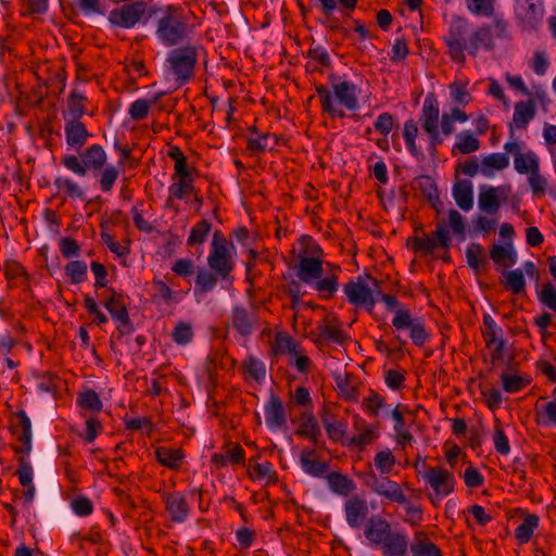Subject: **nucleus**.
Here are the masks:
<instances>
[{
	"label": "nucleus",
	"mask_w": 556,
	"mask_h": 556,
	"mask_svg": "<svg viewBox=\"0 0 556 556\" xmlns=\"http://www.w3.org/2000/svg\"><path fill=\"white\" fill-rule=\"evenodd\" d=\"M543 138L548 148L553 167L556 173V125L546 123L543 127Z\"/></svg>",
	"instance_id": "64"
},
{
	"label": "nucleus",
	"mask_w": 556,
	"mask_h": 556,
	"mask_svg": "<svg viewBox=\"0 0 556 556\" xmlns=\"http://www.w3.org/2000/svg\"><path fill=\"white\" fill-rule=\"evenodd\" d=\"M154 294L153 299L156 303H164L166 305L176 304L180 301L179 293L174 291L166 281L154 279L153 282Z\"/></svg>",
	"instance_id": "36"
},
{
	"label": "nucleus",
	"mask_w": 556,
	"mask_h": 556,
	"mask_svg": "<svg viewBox=\"0 0 556 556\" xmlns=\"http://www.w3.org/2000/svg\"><path fill=\"white\" fill-rule=\"evenodd\" d=\"M341 267L325 258L323 250L315 244V294L323 299L333 298L340 288Z\"/></svg>",
	"instance_id": "7"
},
{
	"label": "nucleus",
	"mask_w": 556,
	"mask_h": 556,
	"mask_svg": "<svg viewBox=\"0 0 556 556\" xmlns=\"http://www.w3.org/2000/svg\"><path fill=\"white\" fill-rule=\"evenodd\" d=\"M390 534V525L381 518L370 519L365 530L366 538L376 544H383Z\"/></svg>",
	"instance_id": "30"
},
{
	"label": "nucleus",
	"mask_w": 556,
	"mask_h": 556,
	"mask_svg": "<svg viewBox=\"0 0 556 556\" xmlns=\"http://www.w3.org/2000/svg\"><path fill=\"white\" fill-rule=\"evenodd\" d=\"M448 230H451L452 233L460 240H465V219L456 210H450L447 219H442L437 225L435 235L438 237L439 243L443 248H448L451 244Z\"/></svg>",
	"instance_id": "18"
},
{
	"label": "nucleus",
	"mask_w": 556,
	"mask_h": 556,
	"mask_svg": "<svg viewBox=\"0 0 556 556\" xmlns=\"http://www.w3.org/2000/svg\"><path fill=\"white\" fill-rule=\"evenodd\" d=\"M53 185L60 192H63L71 199H84L85 192L83 188L72 178L62 176L55 177Z\"/></svg>",
	"instance_id": "45"
},
{
	"label": "nucleus",
	"mask_w": 556,
	"mask_h": 556,
	"mask_svg": "<svg viewBox=\"0 0 556 556\" xmlns=\"http://www.w3.org/2000/svg\"><path fill=\"white\" fill-rule=\"evenodd\" d=\"M418 136V127L415 121L408 119L404 124L403 129V138L406 144V148L409 150V152L416 156L420 157L422 156V150L417 147L416 144V138Z\"/></svg>",
	"instance_id": "49"
},
{
	"label": "nucleus",
	"mask_w": 556,
	"mask_h": 556,
	"mask_svg": "<svg viewBox=\"0 0 556 556\" xmlns=\"http://www.w3.org/2000/svg\"><path fill=\"white\" fill-rule=\"evenodd\" d=\"M514 166L519 174H530L533 169H539L538 155L533 151L518 152L514 157Z\"/></svg>",
	"instance_id": "44"
},
{
	"label": "nucleus",
	"mask_w": 556,
	"mask_h": 556,
	"mask_svg": "<svg viewBox=\"0 0 556 556\" xmlns=\"http://www.w3.org/2000/svg\"><path fill=\"white\" fill-rule=\"evenodd\" d=\"M87 100L83 91L73 89L67 97L66 110L62 113L64 121H80L87 112Z\"/></svg>",
	"instance_id": "25"
},
{
	"label": "nucleus",
	"mask_w": 556,
	"mask_h": 556,
	"mask_svg": "<svg viewBox=\"0 0 556 556\" xmlns=\"http://www.w3.org/2000/svg\"><path fill=\"white\" fill-rule=\"evenodd\" d=\"M480 148L479 140L468 130L456 135L454 151L457 150L462 154L472 153Z\"/></svg>",
	"instance_id": "48"
},
{
	"label": "nucleus",
	"mask_w": 556,
	"mask_h": 556,
	"mask_svg": "<svg viewBox=\"0 0 556 556\" xmlns=\"http://www.w3.org/2000/svg\"><path fill=\"white\" fill-rule=\"evenodd\" d=\"M290 280L286 291L291 298V308L296 317L301 312L313 307V301H303V296L313 289V238L302 235L298 238L290 252L288 262Z\"/></svg>",
	"instance_id": "1"
},
{
	"label": "nucleus",
	"mask_w": 556,
	"mask_h": 556,
	"mask_svg": "<svg viewBox=\"0 0 556 556\" xmlns=\"http://www.w3.org/2000/svg\"><path fill=\"white\" fill-rule=\"evenodd\" d=\"M392 326L396 330H408L413 343L417 346L424 345L429 339L422 320L413 316L408 308H401L395 312V316L392 318Z\"/></svg>",
	"instance_id": "14"
},
{
	"label": "nucleus",
	"mask_w": 556,
	"mask_h": 556,
	"mask_svg": "<svg viewBox=\"0 0 556 556\" xmlns=\"http://www.w3.org/2000/svg\"><path fill=\"white\" fill-rule=\"evenodd\" d=\"M170 338L175 344L186 346L193 341L194 330L190 323L180 320L174 326Z\"/></svg>",
	"instance_id": "42"
},
{
	"label": "nucleus",
	"mask_w": 556,
	"mask_h": 556,
	"mask_svg": "<svg viewBox=\"0 0 556 556\" xmlns=\"http://www.w3.org/2000/svg\"><path fill=\"white\" fill-rule=\"evenodd\" d=\"M508 189L505 187H483L478 198L479 208L488 214H494L501 206V201L505 200Z\"/></svg>",
	"instance_id": "20"
},
{
	"label": "nucleus",
	"mask_w": 556,
	"mask_h": 556,
	"mask_svg": "<svg viewBox=\"0 0 556 556\" xmlns=\"http://www.w3.org/2000/svg\"><path fill=\"white\" fill-rule=\"evenodd\" d=\"M18 455H20L17 457L18 469L16 471L18 481L23 486L34 485L33 484L34 470H33L30 460L28 458L29 455H26V454H18Z\"/></svg>",
	"instance_id": "61"
},
{
	"label": "nucleus",
	"mask_w": 556,
	"mask_h": 556,
	"mask_svg": "<svg viewBox=\"0 0 556 556\" xmlns=\"http://www.w3.org/2000/svg\"><path fill=\"white\" fill-rule=\"evenodd\" d=\"M516 17L525 29H536L544 17L542 0H515Z\"/></svg>",
	"instance_id": "15"
},
{
	"label": "nucleus",
	"mask_w": 556,
	"mask_h": 556,
	"mask_svg": "<svg viewBox=\"0 0 556 556\" xmlns=\"http://www.w3.org/2000/svg\"><path fill=\"white\" fill-rule=\"evenodd\" d=\"M165 59V67L178 85L182 86L194 76L200 45L187 43L172 47Z\"/></svg>",
	"instance_id": "5"
},
{
	"label": "nucleus",
	"mask_w": 556,
	"mask_h": 556,
	"mask_svg": "<svg viewBox=\"0 0 556 556\" xmlns=\"http://www.w3.org/2000/svg\"><path fill=\"white\" fill-rule=\"evenodd\" d=\"M242 368L247 378L253 379L256 382H262L266 377V366L263 361L254 355H249L242 362Z\"/></svg>",
	"instance_id": "38"
},
{
	"label": "nucleus",
	"mask_w": 556,
	"mask_h": 556,
	"mask_svg": "<svg viewBox=\"0 0 556 556\" xmlns=\"http://www.w3.org/2000/svg\"><path fill=\"white\" fill-rule=\"evenodd\" d=\"M535 116V104L533 100L520 101L515 105L514 123L518 128H525Z\"/></svg>",
	"instance_id": "35"
},
{
	"label": "nucleus",
	"mask_w": 556,
	"mask_h": 556,
	"mask_svg": "<svg viewBox=\"0 0 556 556\" xmlns=\"http://www.w3.org/2000/svg\"><path fill=\"white\" fill-rule=\"evenodd\" d=\"M466 260L470 268L478 271L485 264L484 251L481 244L470 243L466 249Z\"/></svg>",
	"instance_id": "60"
},
{
	"label": "nucleus",
	"mask_w": 556,
	"mask_h": 556,
	"mask_svg": "<svg viewBox=\"0 0 556 556\" xmlns=\"http://www.w3.org/2000/svg\"><path fill=\"white\" fill-rule=\"evenodd\" d=\"M467 9L475 15L490 17L494 13L495 0H465Z\"/></svg>",
	"instance_id": "62"
},
{
	"label": "nucleus",
	"mask_w": 556,
	"mask_h": 556,
	"mask_svg": "<svg viewBox=\"0 0 556 556\" xmlns=\"http://www.w3.org/2000/svg\"><path fill=\"white\" fill-rule=\"evenodd\" d=\"M370 488L376 494L391 502L406 503V495L401 485L387 477L375 478Z\"/></svg>",
	"instance_id": "22"
},
{
	"label": "nucleus",
	"mask_w": 556,
	"mask_h": 556,
	"mask_svg": "<svg viewBox=\"0 0 556 556\" xmlns=\"http://www.w3.org/2000/svg\"><path fill=\"white\" fill-rule=\"evenodd\" d=\"M363 406L374 416L388 417L390 413V409L387 406L383 397L377 393H371L369 396L365 397L363 401Z\"/></svg>",
	"instance_id": "57"
},
{
	"label": "nucleus",
	"mask_w": 556,
	"mask_h": 556,
	"mask_svg": "<svg viewBox=\"0 0 556 556\" xmlns=\"http://www.w3.org/2000/svg\"><path fill=\"white\" fill-rule=\"evenodd\" d=\"M324 111L332 117H343V109L355 112L359 109V90L356 85L349 81H339L332 85L331 90L326 87L317 88Z\"/></svg>",
	"instance_id": "4"
},
{
	"label": "nucleus",
	"mask_w": 556,
	"mask_h": 556,
	"mask_svg": "<svg viewBox=\"0 0 556 556\" xmlns=\"http://www.w3.org/2000/svg\"><path fill=\"white\" fill-rule=\"evenodd\" d=\"M378 437L379 431L376 427L358 421L355 425V433L351 438V443L362 447L371 444Z\"/></svg>",
	"instance_id": "34"
},
{
	"label": "nucleus",
	"mask_w": 556,
	"mask_h": 556,
	"mask_svg": "<svg viewBox=\"0 0 556 556\" xmlns=\"http://www.w3.org/2000/svg\"><path fill=\"white\" fill-rule=\"evenodd\" d=\"M346 522L352 528H359L368 514V507L365 500L353 496L344 505Z\"/></svg>",
	"instance_id": "24"
},
{
	"label": "nucleus",
	"mask_w": 556,
	"mask_h": 556,
	"mask_svg": "<svg viewBox=\"0 0 556 556\" xmlns=\"http://www.w3.org/2000/svg\"><path fill=\"white\" fill-rule=\"evenodd\" d=\"M277 144V137L268 132L256 137H249L247 139V150L252 153H261L265 150H273Z\"/></svg>",
	"instance_id": "40"
},
{
	"label": "nucleus",
	"mask_w": 556,
	"mask_h": 556,
	"mask_svg": "<svg viewBox=\"0 0 556 556\" xmlns=\"http://www.w3.org/2000/svg\"><path fill=\"white\" fill-rule=\"evenodd\" d=\"M494 263L502 267H509L517 263L518 255L510 241L494 243L490 252Z\"/></svg>",
	"instance_id": "27"
},
{
	"label": "nucleus",
	"mask_w": 556,
	"mask_h": 556,
	"mask_svg": "<svg viewBox=\"0 0 556 556\" xmlns=\"http://www.w3.org/2000/svg\"><path fill=\"white\" fill-rule=\"evenodd\" d=\"M446 42L451 58L456 62L463 63L465 61V50L473 56L480 51L491 50L493 47V35L490 27H480L472 31L466 41L459 34L451 33Z\"/></svg>",
	"instance_id": "6"
},
{
	"label": "nucleus",
	"mask_w": 556,
	"mask_h": 556,
	"mask_svg": "<svg viewBox=\"0 0 556 556\" xmlns=\"http://www.w3.org/2000/svg\"><path fill=\"white\" fill-rule=\"evenodd\" d=\"M292 425L296 427L295 434L302 439L313 440V413L303 412L299 415H293L291 418Z\"/></svg>",
	"instance_id": "39"
},
{
	"label": "nucleus",
	"mask_w": 556,
	"mask_h": 556,
	"mask_svg": "<svg viewBox=\"0 0 556 556\" xmlns=\"http://www.w3.org/2000/svg\"><path fill=\"white\" fill-rule=\"evenodd\" d=\"M9 430L20 443L12 446L14 453L29 455L33 450L31 421L24 409L13 414Z\"/></svg>",
	"instance_id": "12"
},
{
	"label": "nucleus",
	"mask_w": 556,
	"mask_h": 556,
	"mask_svg": "<svg viewBox=\"0 0 556 556\" xmlns=\"http://www.w3.org/2000/svg\"><path fill=\"white\" fill-rule=\"evenodd\" d=\"M232 327L242 336L249 337L253 331V321L248 309L241 305H236L231 312Z\"/></svg>",
	"instance_id": "33"
},
{
	"label": "nucleus",
	"mask_w": 556,
	"mask_h": 556,
	"mask_svg": "<svg viewBox=\"0 0 556 556\" xmlns=\"http://www.w3.org/2000/svg\"><path fill=\"white\" fill-rule=\"evenodd\" d=\"M98 184L102 192L109 193L112 191L115 182L119 176V169L113 164H106L103 169L98 173Z\"/></svg>",
	"instance_id": "47"
},
{
	"label": "nucleus",
	"mask_w": 556,
	"mask_h": 556,
	"mask_svg": "<svg viewBox=\"0 0 556 556\" xmlns=\"http://www.w3.org/2000/svg\"><path fill=\"white\" fill-rule=\"evenodd\" d=\"M161 93L154 97L153 100L149 101L147 99L140 98L134 101L128 108V114L132 121H142L148 114L151 105L156 102L160 98Z\"/></svg>",
	"instance_id": "58"
},
{
	"label": "nucleus",
	"mask_w": 556,
	"mask_h": 556,
	"mask_svg": "<svg viewBox=\"0 0 556 556\" xmlns=\"http://www.w3.org/2000/svg\"><path fill=\"white\" fill-rule=\"evenodd\" d=\"M207 265L220 280H228L232 283L233 278L231 277V273L235 268V261L231 255V250L220 248L210 249Z\"/></svg>",
	"instance_id": "19"
},
{
	"label": "nucleus",
	"mask_w": 556,
	"mask_h": 556,
	"mask_svg": "<svg viewBox=\"0 0 556 556\" xmlns=\"http://www.w3.org/2000/svg\"><path fill=\"white\" fill-rule=\"evenodd\" d=\"M536 422L542 427L556 428V402H547L536 407Z\"/></svg>",
	"instance_id": "55"
},
{
	"label": "nucleus",
	"mask_w": 556,
	"mask_h": 556,
	"mask_svg": "<svg viewBox=\"0 0 556 556\" xmlns=\"http://www.w3.org/2000/svg\"><path fill=\"white\" fill-rule=\"evenodd\" d=\"M395 464L396 458L390 448L378 451L374 457V466L382 475L390 473Z\"/></svg>",
	"instance_id": "56"
},
{
	"label": "nucleus",
	"mask_w": 556,
	"mask_h": 556,
	"mask_svg": "<svg viewBox=\"0 0 556 556\" xmlns=\"http://www.w3.org/2000/svg\"><path fill=\"white\" fill-rule=\"evenodd\" d=\"M154 14L155 10H150L146 1L137 0L111 10L108 21L113 27L131 29L139 24L147 25Z\"/></svg>",
	"instance_id": "9"
},
{
	"label": "nucleus",
	"mask_w": 556,
	"mask_h": 556,
	"mask_svg": "<svg viewBox=\"0 0 556 556\" xmlns=\"http://www.w3.org/2000/svg\"><path fill=\"white\" fill-rule=\"evenodd\" d=\"M64 270L73 285L81 283L87 279L88 266L85 261H71L65 265Z\"/></svg>",
	"instance_id": "52"
},
{
	"label": "nucleus",
	"mask_w": 556,
	"mask_h": 556,
	"mask_svg": "<svg viewBox=\"0 0 556 556\" xmlns=\"http://www.w3.org/2000/svg\"><path fill=\"white\" fill-rule=\"evenodd\" d=\"M160 493L170 520L175 523H184L191 511L186 494L179 491H162Z\"/></svg>",
	"instance_id": "17"
},
{
	"label": "nucleus",
	"mask_w": 556,
	"mask_h": 556,
	"mask_svg": "<svg viewBox=\"0 0 556 556\" xmlns=\"http://www.w3.org/2000/svg\"><path fill=\"white\" fill-rule=\"evenodd\" d=\"M421 479L429 489L428 498L434 506L452 494L456 484L453 472L441 466L428 467L422 471Z\"/></svg>",
	"instance_id": "10"
},
{
	"label": "nucleus",
	"mask_w": 556,
	"mask_h": 556,
	"mask_svg": "<svg viewBox=\"0 0 556 556\" xmlns=\"http://www.w3.org/2000/svg\"><path fill=\"white\" fill-rule=\"evenodd\" d=\"M77 404L92 413L100 412L103 406L99 394L91 389H87L86 391L79 393L77 397Z\"/></svg>",
	"instance_id": "59"
},
{
	"label": "nucleus",
	"mask_w": 556,
	"mask_h": 556,
	"mask_svg": "<svg viewBox=\"0 0 556 556\" xmlns=\"http://www.w3.org/2000/svg\"><path fill=\"white\" fill-rule=\"evenodd\" d=\"M503 283L515 294L521 293L526 287L523 271L521 269L503 271Z\"/></svg>",
	"instance_id": "53"
},
{
	"label": "nucleus",
	"mask_w": 556,
	"mask_h": 556,
	"mask_svg": "<svg viewBox=\"0 0 556 556\" xmlns=\"http://www.w3.org/2000/svg\"><path fill=\"white\" fill-rule=\"evenodd\" d=\"M329 488L341 495H348L355 489V484L346 476L331 472L326 477Z\"/></svg>",
	"instance_id": "46"
},
{
	"label": "nucleus",
	"mask_w": 556,
	"mask_h": 556,
	"mask_svg": "<svg viewBox=\"0 0 556 556\" xmlns=\"http://www.w3.org/2000/svg\"><path fill=\"white\" fill-rule=\"evenodd\" d=\"M413 556H441L440 549L431 542L416 538L410 545Z\"/></svg>",
	"instance_id": "63"
},
{
	"label": "nucleus",
	"mask_w": 556,
	"mask_h": 556,
	"mask_svg": "<svg viewBox=\"0 0 556 556\" xmlns=\"http://www.w3.org/2000/svg\"><path fill=\"white\" fill-rule=\"evenodd\" d=\"M382 545L387 556H405L408 539L404 533H391Z\"/></svg>",
	"instance_id": "37"
},
{
	"label": "nucleus",
	"mask_w": 556,
	"mask_h": 556,
	"mask_svg": "<svg viewBox=\"0 0 556 556\" xmlns=\"http://www.w3.org/2000/svg\"><path fill=\"white\" fill-rule=\"evenodd\" d=\"M64 132L67 146L77 151H80L91 137L81 121H65Z\"/></svg>",
	"instance_id": "23"
},
{
	"label": "nucleus",
	"mask_w": 556,
	"mask_h": 556,
	"mask_svg": "<svg viewBox=\"0 0 556 556\" xmlns=\"http://www.w3.org/2000/svg\"><path fill=\"white\" fill-rule=\"evenodd\" d=\"M452 194L457 206L464 212H468L473 207V187L470 181H457L453 186Z\"/></svg>",
	"instance_id": "28"
},
{
	"label": "nucleus",
	"mask_w": 556,
	"mask_h": 556,
	"mask_svg": "<svg viewBox=\"0 0 556 556\" xmlns=\"http://www.w3.org/2000/svg\"><path fill=\"white\" fill-rule=\"evenodd\" d=\"M110 292L111 294L103 302V306L115 321L116 329L121 336L132 333L135 327L130 320L124 295L114 289H110Z\"/></svg>",
	"instance_id": "13"
},
{
	"label": "nucleus",
	"mask_w": 556,
	"mask_h": 556,
	"mask_svg": "<svg viewBox=\"0 0 556 556\" xmlns=\"http://www.w3.org/2000/svg\"><path fill=\"white\" fill-rule=\"evenodd\" d=\"M467 121L468 115L459 108H453L440 117L437 99L432 94L425 98L419 122L422 130L428 136L429 149L434 150L437 146L441 144L444 137L453 132L456 122L465 123Z\"/></svg>",
	"instance_id": "2"
},
{
	"label": "nucleus",
	"mask_w": 556,
	"mask_h": 556,
	"mask_svg": "<svg viewBox=\"0 0 556 556\" xmlns=\"http://www.w3.org/2000/svg\"><path fill=\"white\" fill-rule=\"evenodd\" d=\"M108 154L103 147L93 143L79 152V155L66 154L62 157L64 167L77 176L84 177L88 172L97 175L106 165Z\"/></svg>",
	"instance_id": "8"
},
{
	"label": "nucleus",
	"mask_w": 556,
	"mask_h": 556,
	"mask_svg": "<svg viewBox=\"0 0 556 556\" xmlns=\"http://www.w3.org/2000/svg\"><path fill=\"white\" fill-rule=\"evenodd\" d=\"M538 526L539 517L536 515H528L515 531V535L519 543L525 544L529 542Z\"/></svg>",
	"instance_id": "54"
},
{
	"label": "nucleus",
	"mask_w": 556,
	"mask_h": 556,
	"mask_svg": "<svg viewBox=\"0 0 556 556\" xmlns=\"http://www.w3.org/2000/svg\"><path fill=\"white\" fill-rule=\"evenodd\" d=\"M344 293L352 304L363 306L368 312H371L380 294V289L378 281L367 276L366 278H358L357 281L345 285Z\"/></svg>",
	"instance_id": "11"
},
{
	"label": "nucleus",
	"mask_w": 556,
	"mask_h": 556,
	"mask_svg": "<svg viewBox=\"0 0 556 556\" xmlns=\"http://www.w3.org/2000/svg\"><path fill=\"white\" fill-rule=\"evenodd\" d=\"M159 11L161 15L156 20L155 37L161 45L172 48L189 39L192 29L179 5H167Z\"/></svg>",
	"instance_id": "3"
},
{
	"label": "nucleus",
	"mask_w": 556,
	"mask_h": 556,
	"mask_svg": "<svg viewBox=\"0 0 556 556\" xmlns=\"http://www.w3.org/2000/svg\"><path fill=\"white\" fill-rule=\"evenodd\" d=\"M483 337L492 357L494 359L501 358L504 350L503 330L501 328L484 330Z\"/></svg>",
	"instance_id": "41"
},
{
	"label": "nucleus",
	"mask_w": 556,
	"mask_h": 556,
	"mask_svg": "<svg viewBox=\"0 0 556 556\" xmlns=\"http://www.w3.org/2000/svg\"><path fill=\"white\" fill-rule=\"evenodd\" d=\"M266 425L270 429H280L287 425V415L282 401L275 393H270L264 406Z\"/></svg>",
	"instance_id": "21"
},
{
	"label": "nucleus",
	"mask_w": 556,
	"mask_h": 556,
	"mask_svg": "<svg viewBox=\"0 0 556 556\" xmlns=\"http://www.w3.org/2000/svg\"><path fill=\"white\" fill-rule=\"evenodd\" d=\"M194 179L192 170L181 172L180 174L174 173L172 175V184L168 187V197L165 201V206L173 208L178 213V208L174 206V200H185L195 193Z\"/></svg>",
	"instance_id": "16"
},
{
	"label": "nucleus",
	"mask_w": 556,
	"mask_h": 556,
	"mask_svg": "<svg viewBox=\"0 0 556 556\" xmlns=\"http://www.w3.org/2000/svg\"><path fill=\"white\" fill-rule=\"evenodd\" d=\"M271 350L275 354H288L289 356H296L299 353H304L301 344L295 339L282 332L276 334Z\"/></svg>",
	"instance_id": "31"
},
{
	"label": "nucleus",
	"mask_w": 556,
	"mask_h": 556,
	"mask_svg": "<svg viewBox=\"0 0 556 556\" xmlns=\"http://www.w3.org/2000/svg\"><path fill=\"white\" fill-rule=\"evenodd\" d=\"M509 165V157L506 153H491L481 160V175L493 177L496 172L505 169Z\"/></svg>",
	"instance_id": "29"
},
{
	"label": "nucleus",
	"mask_w": 556,
	"mask_h": 556,
	"mask_svg": "<svg viewBox=\"0 0 556 556\" xmlns=\"http://www.w3.org/2000/svg\"><path fill=\"white\" fill-rule=\"evenodd\" d=\"M154 455L157 463L174 471L180 469L186 457L181 448H172L168 446L156 447Z\"/></svg>",
	"instance_id": "26"
},
{
	"label": "nucleus",
	"mask_w": 556,
	"mask_h": 556,
	"mask_svg": "<svg viewBox=\"0 0 556 556\" xmlns=\"http://www.w3.org/2000/svg\"><path fill=\"white\" fill-rule=\"evenodd\" d=\"M219 277L212 270L199 269L194 279L195 289L201 293L213 291Z\"/></svg>",
	"instance_id": "51"
},
{
	"label": "nucleus",
	"mask_w": 556,
	"mask_h": 556,
	"mask_svg": "<svg viewBox=\"0 0 556 556\" xmlns=\"http://www.w3.org/2000/svg\"><path fill=\"white\" fill-rule=\"evenodd\" d=\"M211 230L212 224L207 219L203 218L199 220L190 230V233L187 239V245H202L206 241Z\"/></svg>",
	"instance_id": "43"
},
{
	"label": "nucleus",
	"mask_w": 556,
	"mask_h": 556,
	"mask_svg": "<svg viewBox=\"0 0 556 556\" xmlns=\"http://www.w3.org/2000/svg\"><path fill=\"white\" fill-rule=\"evenodd\" d=\"M319 337L321 341L342 343L343 332L338 326V319L332 314H327L323 324L319 326Z\"/></svg>",
	"instance_id": "32"
},
{
	"label": "nucleus",
	"mask_w": 556,
	"mask_h": 556,
	"mask_svg": "<svg viewBox=\"0 0 556 556\" xmlns=\"http://www.w3.org/2000/svg\"><path fill=\"white\" fill-rule=\"evenodd\" d=\"M4 275L9 282L10 288L15 287V283L13 281L17 278H22L24 283H27V285L30 281V275L27 273L25 267L17 261H8L5 263Z\"/></svg>",
	"instance_id": "50"
}]
</instances>
